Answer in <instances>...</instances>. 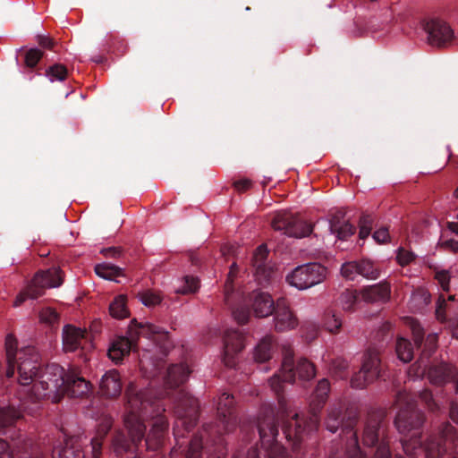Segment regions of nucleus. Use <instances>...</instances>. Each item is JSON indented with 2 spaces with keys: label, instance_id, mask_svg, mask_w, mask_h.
I'll use <instances>...</instances> for the list:
<instances>
[{
  "label": "nucleus",
  "instance_id": "obj_1",
  "mask_svg": "<svg viewBox=\"0 0 458 458\" xmlns=\"http://www.w3.org/2000/svg\"><path fill=\"white\" fill-rule=\"evenodd\" d=\"M4 346L6 377H13L17 369L18 383L22 386L30 387L41 369L38 366V353L33 346H19L18 340L12 333L6 335Z\"/></svg>",
  "mask_w": 458,
  "mask_h": 458
},
{
  "label": "nucleus",
  "instance_id": "obj_2",
  "mask_svg": "<svg viewBox=\"0 0 458 458\" xmlns=\"http://www.w3.org/2000/svg\"><path fill=\"white\" fill-rule=\"evenodd\" d=\"M149 391H140L131 384L126 390L124 424L133 444L140 442L145 431L144 418L157 417L165 410L149 398Z\"/></svg>",
  "mask_w": 458,
  "mask_h": 458
},
{
  "label": "nucleus",
  "instance_id": "obj_3",
  "mask_svg": "<svg viewBox=\"0 0 458 458\" xmlns=\"http://www.w3.org/2000/svg\"><path fill=\"white\" fill-rule=\"evenodd\" d=\"M65 370L57 364H51L40 369L28 394L35 400L59 402L65 394Z\"/></svg>",
  "mask_w": 458,
  "mask_h": 458
},
{
  "label": "nucleus",
  "instance_id": "obj_4",
  "mask_svg": "<svg viewBox=\"0 0 458 458\" xmlns=\"http://www.w3.org/2000/svg\"><path fill=\"white\" fill-rule=\"evenodd\" d=\"M458 437L454 428L450 425H445L439 437H431L426 446H420V437L413 435L409 440L403 441V448L408 456H411L418 449L425 453L426 458H439L448 449H454L458 454Z\"/></svg>",
  "mask_w": 458,
  "mask_h": 458
},
{
  "label": "nucleus",
  "instance_id": "obj_5",
  "mask_svg": "<svg viewBox=\"0 0 458 458\" xmlns=\"http://www.w3.org/2000/svg\"><path fill=\"white\" fill-rule=\"evenodd\" d=\"M329 388V382L327 379L320 380L315 389L310 402L309 421H304V426H302V421L300 420L299 415L295 414V428L293 429L291 426L285 427L284 434L286 438L293 441L294 445L301 442L305 432L309 433L318 428L319 424L318 412L327 400Z\"/></svg>",
  "mask_w": 458,
  "mask_h": 458
},
{
  "label": "nucleus",
  "instance_id": "obj_6",
  "mask_svg": "<svg viewBox=\"0 0 458 458\" xmlns=\"http://www.w3.org/2000/svg\"><path fill=\"white\" fill-rule=\"evenodd\" d=\"M129 335L131 339L123 336L118 337L108 349V356L113 361L116 363L119 362L130 352L134 346L133 338L135 336H144L153 339L154 341L167 337V332L162 330L160 327L148 322L137 323L136 321L131 323Z\"/></svg>",
  "mask_w": 458,
  "mask_h": 458
},
{
  "label": "nucleus",
  "instance_id": "obj_7",
  "mask_svg": "<svg viewBox=\"0 0 458 458\" xmlns=\"http://www.w3.org/2000/svg\"><path fill=\"white\" fill-rule=\"evenodd\" d=\"M293 359V351L285 350L279 372L270 379V386L275 392L278 393L283 389V383H293L296 376L301 380H310L315 377L316 371L311 362L300 359L294 366Z\"/></svg>",
  "mask_w": 458,
  "mask_h": 458
},
{
  "label": "nucleus",
  "instance_id": "obj_8",
  "mask_svg": "<svg viewBox=\"0 0 458 458\" xmlns=\"http://www.w3.org/2000/svg\"><path fill=\"white\" fill-rule=\"evenodd\" d=\"M327 269L318 263H309L295 267L287 276V283L298 290H306L324 282Z\"/></svg>",
  "mask_w": 458,
  "mask_h": 458
},
{
  "label": "nucleus",
  "instance_id": "obj_9",
  "mask_svg": "<svg viewBox=\"0 0 458 458\" xmlns=\"http://www.w3.org/2000/svg\"><path fill=\"white\" fill-rule=\"evenodd\" d=\"M395 405L398 412L394 423L400 433H405L422 423V419L415 410L411 397L407 392H400L397 394Z\"/></svg>",
  "mask_w": 458,
  "mask_h": 458
},
{
  "label": "nucleus",
  "instance_id": "obj_10",
  "mask_svg": "<svg viewBox=\"0 0 458 458\" xmlns=\"http://www.w3.org/2000/svg\"><path fill=\"white\" fill-rule=\"evenodd\" d=\"M62 284V271L58 267H52L36 274L28 286V293L32 299H37L43 295L46 289L59 287Z\"/></svg>",
  "mask_w": 458,
  "mask_h": 458
},
{
  "label": "nucleus",
  "instance_id": "obj_11",
  "mask_svg": "<svg viewBox=\"0 0 458 458\" xmlns=\"http://www.w3.org/2000/svg\"><path fill=\"white\" fill-rule=\"evenodd\" d=\"M379 375V359L375 352H369L363 356L360 371L351 379L353 388H363L373 382Z\"/></svg>",
  "mask_w": 458,
  "mask_h": 458
},
{
  "label": "nucleus",
  "instance_id": "obj_12",
  "mask_svg": "<svg viewBox=\"0 0 458 458\" xmlns=\"http://www.w3.org/2000/svg\"><path fill=\"white\" fill-rule=\"evenodd\" d=\"M425 30L430 45L442 47L450 42L454 37L453 30L441 20H431L427 22Z\"/></svg>",
  "mask_w": 458,
  "mask_h": 458
},
{
  "label": "nucleus",
  "instance_id": "obj_13",
  "mask_svg": "<svg viewBox=\"0 0 458 458\" xmlns=\"http://www.w3.org/2000/svg\"><path fill=\"white\" fill-rule=\"evenodd\" d=\"M274 313L276 330L284 332L292 330L297 327L298 319L285 299L280 298L276 300V307Z\"/></svg>",
  "mask_w": 458,
  "mask_h": 458
},
{
  "label": "nucleus",
  "instance_id": "obj_14",
  "mask_svg": "<svg viewBox=\"0 0 458 458\" xmlns=\"http://www.w3.org/2000/svg\"><path fill=\"white\" fill-rule=\"evenodd\" d=\"M223 362L227 367H234L236 356L244 347V337L238 331H228L225 335Z\"/></svg>",
  "mask_w": 458,
  "mask_h": 458
},
{
  "label": "nucleus",
  "instance_id": "obj_15",
  "mask_svg": "<svg viewBox=\"0 0 458 458\" xmlns=\"http://www.w3.org/2000/svg\"><path fill=\"white\" fill-rule=\"evenodd\" d=\"M180 397L176 401L175 404V413L178 416V420L175 423L174 435L178 436V432L176 428L180 427V425H184L186 422L183 420L184 417H190V422L195 420V415L197 413L198 409V400L189 395L186 393H180Z\"/></svg>",
  "mask_w": 458,
  "mask_h": 458
},
{
  "label": "nucleus",
  "instance_id": "obj_16",
  "mask_svg": "<svg viewBox=\"0 0 458 458\" xmlns=\"http://www.w3.org/2000/svg\"><path fill=\"white\" fill-rule=\"evenodd\" d=\"M292 218L291 214L286 211L277 212L271 222L272 227L277 231H284V234L295 238H302L311 233L312 228L309 223H300L299 225L302 227V231H294L290 226Z\"/></svg>",
  "mask_w": 458,
  "mask_h": 458
},
{
  "label": "nucleus",
  "instance_id": "obj_17",
  "mask_svg": "<svg viewBox=\"0 0 458 458\" xmlns=\"http://www.w3.org/2000/svg\"><path fill=\"white\" fill-rule=\"evenodd\" d=\"M64 389L65 394L72 397H82L90 392L91 385L83 377L80 376L76 369H72L67 373L65 372Z\"/></svg>",
  "mask_w": 458,
  "mask_h": 458
},
{
  "label": "nucleus",
  "instance_id": "obj_18",
  "mask_svg": "<svg viewBox=\"0 0 458 458\" xmlns=\"http://www.w3.org/2000/svg\"><path fill=\"white\" fill-rule=\"evenodd\" d=\"M252 311L257 318H267L274 313L276 301L264 292L255 291L250 296Z\"/></svg>",
  "mask_w": 458,
  "mask_h": 458
},
{
  "label": "nucleus",
  "instance_id": "obj_19",
  "mask_svg": "<svg viewBox=\"0 0 458 458\" xmlns=\"http://www.w3.org/2000/svg\"><path fill=\"white\" fill-rule=\"evenodd\" d=\"M86 332L80 327L67 325L63 330V347L65 352H74L82 346Z\"/></svg>",
  "mask_w": 458,
  "mask_h": 458
},
{
  "label": "nucleus",
  "instance_id": "obj_20",
  "mask_svg": "<svg viewBox=\"0 0 458 458\" xmlns=\"http://www.w3.org/2000/svg\"><path fill=\"white\" fill-rule=\"evenodd\" d=\"M99 390L101 394L106 397L119 395L122 391V383L118 371L113 369L103 375L99 384Z\"/></svg>",
  "mask_w": 458,
  "mask_h": 458
},
{
  "label": "nucleus",
  "instance_id": "obj_21",
  "mask_svg": "<svg viewBox=\"0 0 458 458\" xmlns=\"http://www.w3.org/2000/svg\"><path fill=\"white\" fill-rule=\"evenodd\" d=\"M359 293L365 302L386 301L390 297V286L386 283H380L364 287Z\"/></svg>",
  "mask_w": 458,
  "mask_h": 458
},
{
  "label": "nucleus",
  "instance_id": "obj_22",
  "mask_svg": "<svg viewBox=\"0 0 458 458\" xmlns=\"http://www.w3.org/2000/svg\"><path fill=\"white\" fill-rule=\"evenodd\" d=\"M191 370L188 366L181 363L174 365L167 369L165 385L169 387H175L186 381Z\"/></svg>",
  "mask_w": 458,
  "mask_h": 458
},
{
  "label": "nucleus",
  "instance_id": "obj_23",
  "mask_svg": "<svg viewBox=\"0 0 458 458\" xmlns=\"http://www.w3.org/2000/svg\"><path fill=\"white\" fill-rule=\"evenodd\" d=\"M454 310H458V301L455 300L454 295H448L445 297L441 294L437 301L436 316L440 321H445L448 315Z\"/></svg>",
  "mask_w": 458,
  "mask_h": 458
},
{
  "label": "nucleus",
  "instance_id": "obj_24",
  "mask_svg": "<svg viewBox=\"0 0 458 458\" xmlns=\"http://www.w3.org/2000/svg\"><path fill=\"white\" fill-rule=\"evenodd\" d=\"M53 458H83L84 455L79 449H75L72 439H66L64 445L58 444L52 451Z\"/></svg>",
  "mask_w": 458,
  "mask_h": 458
},
{
  "label": "nucleus",
  "instance_id": "obj_25",
  "mask_svg": "<svg viewBox=\"0 0 458 458\" xmlns=\"http://www.w3.org/2000/svg\"><path fill=\"white\" fill-rule=\"evenodd\" d=\"M95 273L99 277L119 283L118 277L123 276V270L108 262H102L95 266Z\"/></svg>",
  "mask_w": 458,
  "mask_h": 458
},
{
  "label": "nucleus",
  "instance_id": "obj_26",
  "mask_svg": "<svg viewBox=\"0 0 458 458\" xmlns=\"http://www.w3.org/2000/svg\"><path fill=\"white\" fill-rule=\"evenodd\" d=\"M238 273V266L235 263H233L230 267V270L227 276V279L225 284V300L227 303H230L234 299L239 301H242L244 296L243 293L240 290H237L234 293L233 282Z\"/></svg>",
  "mask_w": 458,
  "mask_h": 458
},
{
  "label": "nucleus",
  "instance_id": "obj_27",
  "mask_svg": "<svg viewBox=\"0 0 458 458\" xmlns=\"http://www.w3.org/2000/svg\"><path fill=\"white\" fill-rule=\"evenodd\" d=\"M267 257V249L265 245L259 246L252 257V266L255 268V276L262 284V276L266 274L265 261Z\"/></svg>",
  "mask_w": 458,
  "mask_h": 458
},
{
  "label": "nucleus",
  "instance_id": "obj_28",
  "mask_svg": "<svg viewBox=\"0 0 458 458\" xmlns=\"http://www.w3.org/2000/svg\"><path fill=\"white\" fill-rule=\"evenodd\" d=\"M112 426V420L108 416L102 419V422L98 425L97 437L91 440L92 457L98 458L101 453V439L108 432Z\"/></svg>",
  "mask_w": 458,
  "mask_h": 458
},
{
  "label": "nucleus",
  "instance_id": "obj_29",
  "mask_svg": "<svg viewBox=\"0 0 458 458\" xmlns=\"http://www.w3.org/2000/svg\"><path fill=\"white\" fill-rule=\"evenodd\" d=\"M166 428L167 423L165 419L161 417L157 418L146 439V444L148 448H154L160 443L162 434Z\"/></svg>",
  "mask_w": 458,
  "mask_h": 458
},
{
  "label": "nucleus",
  "instance_id": "obj_30",
  "mask_svg": "<svg viewBox=\"0 0 458 458\" xmlns=\"http://www.w3.org/2000/svg\"><path fill=\"white\" fill-rule=\"evenodd\" d=\"M451 368L447 364H441L438 367L430 368L428 372V380L435 385H441L446 382L451 377Z\"/></svg>",
  "mask_w": 458,
  "mask_h": 458
},
{
  "label": "nucleus",
  "instance_id": "obj_31",
  "mask_svg": "<svg viewBox=\"0 0 458 458\" xmlns=\"http://www.w3.org/2000/svg\"><path fill=\"white\" fill-rule=\"evenodd\" d=\"M126 300V296L121 294L115 297L114 300L110 303L109 311L113 318L121 319L129 316Z\"/></svg>",
  "mask_w": 458,
  "mask_h": 458
},
{
  "label": "nucleus",
  "instance_id": "obj_32",
  "mask_svg": "<svg viewBox=\"0 0 458 458\" xmlns=\"http://www.w3.org/2000/svg\"><path fill=\"white\" fill-rule=\"evenodd\" d=\"M272 338L267 336L263 338L256 346L254 351V359L258 362H265L271 358Z\"/></svg>",
  "mask_w": 458,
  "mask_h": 458
},
{
  "label": "nucleus",
  "instance_id": "obj_33",
  "mask_svg": "<svg viewBox=\"0 0 458 458\" xmlns=\"http://www.w3.org/2000/svg\"><path fill=\"white\" fill-rule=\"evenodd\" d=\"M396 353L400 360L410 362L413 358V348L411 343L403 337H399L396 343Z\"/></svg>",
  "mask_w": 458,
  "mask_h": 458
},
{
  "label": "nucleus",
  "instance_id": "obj_34",
  "mask_svg": "<svg viewBox=\"0 0 458 458\" xmlns=\"http://www.w3.org/2000/svg\"><path fill=\"white\" fill-rule=\"evenodd\" d=\"M360 298V293L357 291L346 290L341 294L339 302L344 310H352L357 306Z\"/></svg>",
  "mask_w": 458,
  "mask_h": 458
},
{
  "label": "nucleus",
  "instance_id": "obj_35",
  "mask_svg": "<svg viewBox=\"0 0 458 458\" xmlns=\"http://www.w3.org/2000/svg\"><path fill=\"white\" fill-rule=\"evenodd\" d=\"M180 285L176 289V293L182 294L193 293L198 291L199 282L197 277L186 276L180 281Z\"/></svg>",
  "mask_w": 458,
  "mask_h": 458
},
{
  "label": "nucleus",
  "instance_id": "obj_36",
  "mask_svg": "<svg viewBox=\"0 0 458 458\" xmlns=\"http://www.w3.org/2000/svg\"><path fill=\"white\" fill-rule=\"evenodd\" d=\"M21 417V413L14 407H6L0 409V427L12 425L15 420Z\"/></svg>",
  "mask_w": 458,
  "mask_h": 458
},
{
  "label": "nucleus",
  "instance_id": "obj_37",
  "mask_svg": "<svg viewBox=\"0 0 458 458\" xmlns=\"http://www.w3.org/2000/svg\"><path fill=\"white\" fill-rule=\"evenodd\" d=\"M360 275L367 279H377L379 276L378 269L369 260L363 259L359 262Z\"/></svg>",
  "mask_w": 458,
  "mask_h": 458
},
{
  "label": "nucleus",
  "instance_id": "obj_38",
  "mask_svg": "<svg viewBox=\"0 0 458 458\" xmlns=\"http://www.w3.org/2000/svg\"><path fill=\"white\" fill-rule=\"evenodd\" d=\"M378 424L377 421L369 422L363 432L362 441L364 445H372L377 440Z\"/></svg>",
  "mask_w": 458,
  "mask_h": 458
},
{
  "label": "nucleus",
  "instance_id": "obj_39",
  "mask_svg": "<svg viewBox=\"0 0 458 458\" xmlns=\"http://www.w3.org/2000/svg\"><path fill=\"white\" fill-rule=\"evenodd\" d=\"M46 76L51 82L62 81L67 76V70L64 65L55 64L46 71Z\"/></svg>",
  "mask_w": 458,
  "mask_h": 458
},
{
  "label": "nucleus",
  "instance_id": "obj_40",
  "mask_svg": "<svg viewBox=\"0 0 458 458\" xmlns=\"http://www.w3.org/2000/svg\"><path fill=\"white\" fill-rule=\"evenodd\" d=\"M140 301L147 307H154L161 302L162 297L159 293L152 291H144L139 293Z\"/></svg>",
  "mask_w": 458,
  "mask_h": 458
},
{
  "label": "nucleus",
  "instance_id": "obj_41",
  "mask_svg": "<svg viewBox=\"0 0 458 458\" xmlns=\"http://www.w3.org/2000/svg\"><path fill=\"white\" fill-rule=\"evenodd\" d=\"M359 262L350 261L343 264L341 267L342 276L348 280H354L360 275Z\"/></svg>",
  "mask_w": 458,
  "mask_h": 458
},
{
  "label": "nucleus",
  "instance_id": "obj_42",
  "mask_svg": "<svg viewBox=\"0 0 458 458\" xmlns=\"http://www.w3.org/2000/svg\"><path fill=\"white\" fill-rule=\"evenodd\" d=\"M404 323L412 332L416 344H420L423 337V330L420 325L412 318H406Z\"/></svg>",
  "mask_w": 458,
  "mask_h": 458
},
{
  "label": "nucleus",
  "instance_id": "obj_43",
  "mask_svg": "<svg viewBox=\"0 0 458 458\" xmlns=\"http://www.w3.org/2000/svg\"><path fill=\"white\" fill-rule=\"evenodd\" d=\"M233 405V397L229 393H223L217 403L218 412L225 417V412Z\"/></svg>",
  "mask_w": 458,
  "mask_h": 458
},
{
  "label": "nucleus",
  "instance_id": "obj_44",
  "mask_svg": "<svg viewBox=\"0 0 458 458\" xmlns=\"http://www.w3.org/2000/svg\"><path fill=\"white\" fill-rule=\"evenodd\" d=\"M324 326L327 331L335 333L340 329L342 321L334 313L328 312L325 316Z\"/></svg>",
  "mask_w": 458,
  "mask_h": 458
},
{
  "label": "nucleus",
  "instance_id": "obj_45",
  "mask_svg": "<svg viewBox=\"0 0 458 458\" xmlns=\"http://www.w3.org/2000/svg\"><path fill=\"white\" fill-rule=\"evenodd\" d=\"M113 449L117 455L130 449V444L124 439L122 433L116 434L113 440Z\"/></svg>",
  "mask_w": 458,
  "mask_h": 458
},
{
  "label": "nucleus",
  "instance_id": "obj_46",
  "mask_svg": "<svg viewBox=\"0 0 458 458\" xmlns=\"http://www.w3.org/2000/svg\"><path fill=\"white\" fill-rule=\"evenodd\" d=\"M41 322L54 324L58 320V314L52 308H44L39 313Z\"/></svg>",
  "mask_w": 458,
  "mask_h": 458
},
{
  "label": "nucleus",
  "instance_id": "obj_47",
  "mask_svg": "<svg viewBox=\"0 0 458 458\" xmlns=\"http://www.w3.org/2000/svg\"><path fill=\"white\" fill-rule=\"evenodd\" d=\"M372 226V218L369 216H363L360 221V238L365 239L370 233Z\"/></svg>",
  "mask_w": 458,
  "mask_h": 458
},
{
  "label": "nucleus",
  "instance_id": "obj_48",
  "mask_svg": "<svg viewBox=\"0 0 458 458\" xmlns=\"http://www.w3.org/2000/svg\"><path fill=\"white\" fill-rule=\"evenodd\" d=\"M436 280L438 282L443 291L448 292L450 289V274L447 270H440L436 272Z\"/></svg>",
  "mask_w": 458,
  "mask_h": 458
},
{
  "label": "nucleus",
  "instance_id": "obj_49",
  "mask_svg": "<svg viewBox=\"0 0 458 458\" xmlns=\"http://www.w3.org/2000/svg\"><path fill=\"white\" fill-rule=\"evenodd\" d=\"M42 57V52L38 48L30 49L25 55V63L30 67H34Z\"/></svg>",
  "mask_w": 458,
  "mask_h": 458
},
{
  "label": "nucleus",
  "instance_id": "obj_50",
  "mask_svg": "<svg viewBox=\"0 0 458 458\" xmlns=\"http://www.w3.org/2000/svg\"><path fill=\"white\" fill-rule=\"evenodd\" d=\"M414 258L415 255L412 252L406 250L404 249H399L396 256L397 262L402 266L409 264L414 259Z\"/></svg>",
  "mask_w": 458,
  "mask_h": 458
},
{
  "label": "nucleus",
  "instance_id": "obj_51",
  "mask_svg": "<svg viewBox=\"0 0 458 458\" xmlns=\"http://www.w3.org/2000/svg\"><path fill=\"white\" fill-rule=\"evenodd\" d=\"M234 319L239 324H245L250 318V312L245 308H238L233 310Z\"/></svg>",
  "mask_w": 458,
  "mask_h": 458
},
{
  "label": "nucleus",
  "instance_id": "obj_52",
  "mask_svg": "<svg viewBox=\"0 0 458 458\" xmlns=\"http://www.w3.org/2000/svg\"><path fill=\"white\" fill-rule=\"evenodd\" d=\"M201 447V440L199 437H194L190 444L187 458H198Z\"/></svg>",
  "mask_w": 458,
  "mask_h": 458
},
{
  "label": "nucleus",
  "instance_id": "obj_53",
  "mask_svg": "<svg viewBox=\"0 0 458 458\" xmlns=\"http://www.w3.org/2000/svg\"><path fill=\"white\" fill-rule=\"evenodd\" d=\"M353 233L354 227L349 223L343 224L337 230V237L339 239H346L347 237L352 235Z\"/></svg>",
  "mask_w": 458,
  "mask_h": 458
},
{
  "label": "nucleus",
  "instance_id": "obj_54",
  "mask_svg": "<svg viewBox=\"0 0 458 458\" xmlns=\"http://www.w3.org/2000/svg\"><path fill=\"white\" fill-rule=\"evenodd\" d=\"M373 239L378 243H385L389 240L387 228L381 227L373 233Z\"/></svg>",
  "mask_w": 458,
  "mask_h": 458
},
{
  "label": "nucleus",
  "instance_id": "obj_55",
  "mask_svg": "<svg viewBox=\"0 0 458 458\" xmlns=\"http://www.w3.org/2000/svg\"><path fill=\"white\" fill-rule=\"evenodd\" d=\"M338 415H339V413H337V414L330 413L328 415V419L327 420V428L330 432H333V433L335 432L339 427Z\"/></svg>",
  "mask_w": 458,
  "mask_h": 458
},
{
  "label": "nucleus",
  "instance_id": "obj_56",
  "mask_svg": "<svg viewBox=\"0 0 458 458\" xmlns=\"http://www.w3.org/2000/svg\"><path fill=\"white\" fill-rule=\"evenodd\" d=\"M100 252L106 258H118L122 254V250L118 247H109L102 249Z\"/></svg>",
  "mask_w": 458,
  "mask_h": 458
},
{
  "label": "nucleus",
  "instance_id": "obj_57",
  "mask_svg": "<svg viewBox=\"0 0 458 458\" xmlns=\"http://www.w3.org/2000/svg\"><path fill=\"white\" fill-rule=\"evenodd\" d=\"M441 246L445 250H448L454 253L458 252V241L455 239H449L446 241H443L441 242Z\"/></svg>",
  "mask_w": 458,
  "mask_h": 458
},
{
  "label": "nucleus",
  "instance_id": "obj_58",
  "mask_svg": "<svg viewBox=\"0 0 458 458\" xmlns=\"http://www.w3.org/2000/svg\"><path fill=\"white\" fill-rule=\"evenodd\" d=\"M0 458H13L9 445L3 439H0Z\"/></svg>",
  "mask_w": 458,
  "mask_h": 458
},
{
  "label": "nucleus",
  "instance_id": "obj_59",
  "mask_svg": "<svg viewBox=\"0 0 458 458\" xmlns=\"http://www.w3.org/2000/svg\"><path fill=\"white\" fill-rule=\"evenodd\" d=\"M420 399L421 402L425 403V404L429 409L434 408V400L432 398V394L429 392H428V391L422 392L420 395Z\"/></svg>",
  "mask_w": 458,
  "mask_h": 458
},
{
  "label": "nucleus",
  "instance_id": "obj_60",
  "mask_svg": "<svg viewBox=\"0 0 458 458\" xmlns=\"http://www.w3.org/2000/svg\"><path fill=\"white\" fill-rule=\"evenodd\" d=\"M390 453L388 446L380 445L376 452L375 458H389Z\"/></svg>",
  "mask_w": 458,
  "mask_h": 458
},
{
  "label": "nucleus",
  "instance_id": "obj_61",
  "mask_svg": "<svg viewBox=\"0 0 458 458\" xmlns=\"http://www.w3.org/2000/svg\"><path fill=\"white\" fill-rule=\"evenodd\" d=\"M27 299H32L28 293V287L25 291L21 292L15 299L13 302L14 307L21 305Z\"/></svg>",
  "mask_w": 458,
  "mask_h": 458
},
{
  "label": "nucleus",
  "instance_id": "obj_62",
  "mask_svg": "<svg viewBox=\"0 0 458 458\" xmlns=\"http://www.w3.org/2000/svg\"><path fill=\"white\" fill-rule=\"evenodd\" d=\"M251 182L248 179L239 180L234 182V187L237 191H245L250 188Z\"/></svg>",
  "mask_w": 458,
  "mask_h": 458
},
{
  "label": "nucleus",
  "instance_id": "obj_63",
  "mask_svg": "<svg viewBox=\"0 0 458 458\" xmlns=\"http://www.w3.org/2000/svg\"><path fill=\"white\" fill-rule=\"evenodd\" d=\"M437 341V334H429L427 336L426 345H428L429 351L434 350L436 348Z\"/></svg>",
  "mask_w": 458,
  "mask_h": 458
},
{
  "label": "nucleus",
  "instance_id": "obj_64",
  "mask_svg": "<svg viewBox=\"0 0 458 458\" xmlns=\"http://www.w3.org/2000/svg\"><path fill=\"white\" fill-rule=\"evenodd\" d=\"M284 448L276 445L271 453V458H284Z\"/></svg>",
  "mask_w": 458,
  "mask_h": 458
}]
</instances>
